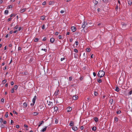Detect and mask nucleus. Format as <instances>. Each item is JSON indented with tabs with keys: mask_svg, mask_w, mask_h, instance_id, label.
<instances>
[{
	"mask_svg": "<svg viewBox=\"0 0 132 132\" xmlns=\"http://www.w3.org/2000/svg\"><path fill=\"white\" fill-rule=\"evenodd\" d=\"M9 12V11L8 10H6L5 11V13L6 14H7Z\"/></svg>",
	"mask_w": 132,
	"mask_h": 132,
	"instance_id": "nucleus-29",
	"label": "nucleus"
},
{
	"mask_svg": "<svg viewBox=\"0 0 132 132\" xmlns=\"http://www.w3.org/2000/svg\"><path fill=\"white\" fill-rule=\"evenodd\" d=\"M71 29L72 31L73 32H75L76 30V27L74 26L72 27L71 28Z\"/></svg>",
	"mask_w": 132,
	"mask_h": 132,
	"instance_id": "nucleus-3",
	"label": "nucleus"
},
{
	"mask_svg": "<svg viewBox=\"0 0 132 132\" xmlns=\"http://www.w3.org/2000/svg\"><path fill=\"white\" fill-rule=\"evenodd\" d=\"M95 121L96 122H97L98 120V118L97 117H95L94 119Z\"/></svg>",
	"mask_w": 132,
	"mask_h": 132,
	"instance_id": "nucleus-24",
	"label": "nucleus"
},
{
	"mask_svg": "<svg viewBox=\"0 0 132 132\" xmlns=\"http://www.w3.org/2000/svg\"><path fill=\"white\" fill-rule=\"evenodd\" d=\"M6 80L5 79L2 81V83L3 84H4L6 83Z\"/></svg>",
	"mask_w": 132,
	"mask_h": 132,
	"instance_id": "nucleus-26",
	"label": "nucleus"
},
{
	"mask_svg": "<svg viewBox=\"0 0 132 132\" xmlns=\"http://www.w3.org/2000/svg\"><path fill=\"white\" fill-rule=\"evenodd\" d=\"M45 16H42L40 17V19L41 20H43L45 19Z\"/></svg>",
	"mask_w": 132,
	"mask_h": 132,
	"instance_id": "nucleus-14",
	"label": "nucleus"
},
{
	"mask_svg": "<svg viewBox=\"0 0 132 132\" xmlns=\"http://www.w3.org/2000/svg\"><path fill=\"white\" fill-rule=\"evenodd\" d=\"M121 113L120 111L119 110L117 112V113L118 114H120Z\"/></svg>",
	"mask_w": 132,
	"mask_h": 132,
	"instance_id": "nucleus-30",
	"label": "nucleus"
},
{
	"mask_svg": "<svg viewBox=\"0 0 132 132\" xmlns=\"http://www.w3.org/2000/svg\"><path fill=\"white\" fill-rule=\"evenodd\" d=\"M58 122L57 120V119H55V123H57Z\"/></svg>",
	"mask_w": 132,
	"mask_h": 132,
	"instance_id": "nucleus-44",
	"label": "nucleus"
},
{
	"mask_svg": "<svg viewBox=\"0 0 132 132\" xmlns=\"http://www.w3.org/2000/svg\"><path fill=\"white\" fill-rule=\"evenodd\" d=\"M18 25H17L14 28V30H15L16 29H17L18 28Z\"/></svg>",
	"mask_w": 132,
	"mask_h": 132,
	"instance_id": "nucleus-28",
	"label": "nucleus"
},
{
	"mask_svg": "<svg viewBox=\"0 0 132 132\" xmlns=\"http://www.w3.org/2000/svg\"><path fill=\"white\" fill-rule=\"evenodd\" d=\"M44 122V121H41V123H39V125L38 126V127H39L40 126H41V125Z\"/></svg>",
	"mask_w": 132,
	"mask_h": 132,
	"instance_id": "nucleus-22",
	"label": "nucleus"
},
{
	"mask_svg": "<svg viewBox=\"0 0 132 132\" xmlns=\"http://www.w3.org/2000/svg\"><path fill=\"white\" fill-rule=\"evenodd\" d=\"M65 59V58L64 57H63V58H61V61H63V60H64Z\"/></svg>",
	"mask_w": 132,
	"mask_h": 132,
	"instance_id": "nucleus-55",
	"label": "nucleus"
},
{
	"mask_svg": "<svg viewBox=\"0 0 132 132\" xmlns=\"http://www.w3.org/2000/svg\"><path fill=\"white\" fill-rule=\"evenodd\" d=\"M12 19L11 18H9L7 19V21L9 22Z\"/></svg>",
	"mask_w": 132,
	"mask_h": 132,
	"instance_id": "nucleus-47",
	"label": "nucleus"
},
{
	"mask_svg": "<svg viewBox=\"0 0 132 132\" xmlns=\"http://www.w3.org/2000/svg\"><path fill=\"white\" fill-rule=\"evenodd\" d=\"M5 116L7 118L8 117V115L7 113H6L5 114Z\"/></svg>",
	"mask_w": 132,
	"mask_h": 132,
	"instance_id": "nucleus-48",
	"label": "nucleus"
},
{
	"mask_svg": "<svg viewBox=\"0 0 132 132\" xmlns=\"http://www.w3.org/2000/svg\"><path fill=\"white\" fill-rule=\"evenodd\" d=\"M54 2L53 1H50L49 2V4L51 5L54 4Z\"/></svg>",
	"mask_w": 132,
	"mask_h": 132,
	"instance_id": "nucleus-25",
	"label": "nucleus"
},
{
	"mask_svg": "<svg viewBox=\"0 0 132 132\" xmlns=\"http://www.w3.org/2000/svg\"><path fill=\"white\" fill-rule=\"evenodd\" d=\"M42 50L44 51L45 52H46L47 51V50L46 49H42L41 50Z\"/></svg>",
	"mask_w": 132,
	"mask_h": 132,
	"instance_id": "nucleus-39",
	"label": "nucleus"
},
{
	"mask_svg": "<svg viewBox=\"0 0 132 132\" xmlns=\"http://www.w3.org/2000/svg\"><path fill=\"white\" fill-rule=\"evenodd\" d=\"M72 79V77H70L69 78V81H71Z\"/></svg>",
	"mask_w": 132,
	"mask_h": 132,
	"instance_id": "nucleus-38",
	"label": "nucleus"
},
{
	"mask_svg": "<svg viewBox=\"0 0 132 132\" xmlns=\"http://www.w3.org/2000/svg\"><path fill=\"white\" fill-rule=\"evenodd\" d=\"M59 90L57 89L56 91H55V92L54 93V95L55 96H56L57 95H58L59 92Z\"/></svg>",
	"mask_w": 132,
	"mask_h": 132,
	"instance_id": "nucleus-2",
	"label": "nucleus"
},
{
	"mask_svg": "<svg viewBox=\"0 0 132 132\" xmlns=\"http://www.w3.org/2000/svg\"><path fill=\"white\" fill-rule=\"evenodd\" d=\"M98 94V93L96 92H95L94 93V95L95 96H97Z\"/></svg>",
	"mask_w": 132,
	"mask_h": 132,
	"instance_id": "nucleus-33",
	"label": "nucleus"
},
{
	"mask_svg": "<svg viewBox=\"0 0 132 132\" xmlns=\"http://www.w3.org/2000/svg\"><path fill=\"white\" fill-rule=\"evenodd\" d=\"M24 127H26V128H27V127H28V126L26 125L25 124V125H24Z\"/></svg>",
	"mask_w": 132,
	"mask_h": 132,
	"instance_id": "nucleus-60",
	"label": "nucleus"
},
{
	"mask_svg": "<svg viewBox=\"0 0 132 132\" xmlns=\"http://www.w3.org/2000/svg\"><path fill=\"white\" fill-rule=\"evenodd\" d=\"M74 124V122L72 121H71L69 123V125L70 126H72Z\"/></svg>",
	"mask_w": 132,
	"mask_h": 132,
	"instance_id": "nucleus-13",
	"label": "nucleus"
},
{
	"mask_svg": "<svg viewBox=\"0 0 132 132\" xmlns=\"http://www.w3.org/2000/svg\"><path fill=\"white\" fill-rule=\"evenodd\" d=\"M54 111H55L56 112L58 110V107L57 106L54 107Z\"/></svg>",
	"mask_w": 132,
	"mask_h": 132,
	"instance_id": "nucleus-15",
	"label": "nucleus"
},
{
	"mask_svg": "<svg viewBox=\"0 0 132 132\" xmlns=\"http://www.w3.org/2000/svg\"><path fill=\"white\" fill-rule=\"evenodd\" d=\"M18 31V30H15V31H14L13 32V33H16V32H17Z\"/></svg>",
	"mask_w": 132,
	"mask_h": 132,
	"instance_id": "nucleus-62",
	"label": "nucleus"
},
{
	"mask_svg": "<svg viewBox=\"0 0 132 132\" xmlns=\"http://www.w3.org/2000/svg\"><path fill=\"white\" fill-rule=\"evenodd\" d=\"M12 5H10L9 6V9L10 8H12Z\"/></svg>",
	"mask_w": 132,
	"mask_h": 132,
	"instance_id": "nucleus-41",
	"label": "nucleus"
},
{
	"mask_svg": "<svg viewBox=\"0 0 132 132\" xmlns=\"http://www.w3.org/2000/svg\"><path fill=\"white\" fill-rule=\"evenodd\" d=\"M21 50V47H19L18 48V50Z\"/></svg>",
	"mask_w": 132,
	"mask_h": 132,
	"instance_id": "nucleus-59",
	"label": "nucleus"
},
{
	"mask_svg": "<svg viewBox=\"0 0 132 132\" xmlns=\"http://www.w3.org/2000/svg\"><path fill=\"white\" fill-rule=\"evenodd\" d=\"M45 24H43L42 27V29H45Z\"/></svg>",
	"mask_w": 132,
	"mask_h": 132,
	"instance_id": "nucleus-32",
	"label": "nucleus"
},
{
	"mask_svg": "<svg viewBox=\"0 0 132 132\" xmlns=\"http://www.w3.org/2000/svg\"><path fill=\"white\" fill-rule=\"evenodd\" d=\"M93 2L95 4H97L98 3V2L95 0H93Z\"/></svg>",
	"mask_w": 132,
	"mask_h": 132,
	"instance_id": "nucleus-17",
	"label": "nucleus"
},
{
	"mask_svg": "<svg viewBox=\"0 0 132 132\" xmlns=\"http://www.w3.org/2000/svg\"><path fill=\"white\" fill-rule=\"evenodd\" d=\"M104 75L105 72L104 71L102 70H100L99 71L97 75L99 77L102 78L104 76Z\"/></svg>",
	"mask_w": 132,
	"mask_h": 132,
	"instance_id": "nucleus-1",
	"label": "nucleus"
},
{
	"mask_svg": "<svg viewBox=\"0 0 132 132\" xmlns=\"http://www.w3.org/2000/svg\"><path fill=\"white\" fill-rule=\"evenodd\" d=\"M16 128H19V125H16Z\"/></svg>",
	"mask_w": 132,
	"mask_h": 132,
	"instance_id": "nucleus-61",
	"label": "nucleus"
},
{
	"mask_svg": "<svg viewBox=\"0 0 132 132\" xmlns=\"http://www.w3.org/2000/svg\"><path fill=\"white\" fill-rule=\"evenodd\" d=\"M14 15V14H11L10 15V17H12V16H13Z\"/></svg>",
	"mask_w": 132,
	"mask_h": 132,
	"instance_id": "nucleus-64",
	"label": "nucleus"
},
{
	"mask_svg": "<svg viewBox=\"0 0 132 132\" xmlns=\"http://www.w3.org/2000/svg\"><path fill=\"white\" fill-rule=\"evenodd\" d=\"M86 51L88 52H89L90 51V49L89 48H86Z\"/></svg>",
	"mask_w": 132,
	"mask_h": 132,
	"instance_id": "nucleus-18",
	"label": "nucleus"
},
{
	"mask_svg": "<svg viewBox=\"0 0 132 132\" xmlns=\"http://www.w3.org/2000/svg\"><path fill=\"white\" fill-rule=\"evenodd\" d=\"M23 106L24 107H26L27 106V104L26 103H24L23 104Z\"/></svg>",
	"mask_w": 132,
	"mask_h": 132,
	"instance_id": "nucleus-21",
	"label": "nucleus"
},
{
	"mask_svg": "<svg viewBox=\"0 0 132 132\" xmlns=\"http://www.w3.org/2000/svg\"><path fill=\"white\" fill-rule=\"evenodd\" d=\"M96 130V128L95 127H94L92 128V130L94 131H95Z\"/></svg>",
	"mask_w": 132,
	"mask_h": 132,
	"instance_id": "nucleus-20",
	"label": "nucleus"
},
{
	"mask_svg": "<svg viewBox=\"0 0 132 132\" xmlns=\"http://www.w3.org/2000/svg\"><path fill=\"white\" fill-rule=\"evenodd\" d=\"M119 88L118 87H117L116 89H115V90L117 92H118L119 91Z\"/></svg>",
	"mask_w": 132,
	"mask_h": 132,
	"instance_id": "nucleus-12",
	"label": "nucleus"
},
{
	"mask_svg": "<svg viewBox=\"0 0 132 132\" xmlns=\"http://www.w3.org/2000/svg\"><path fill=\"white\" fill-rule=\"evenodd\" d=\"M64 12V11L63 10H62L60 11V13H63Z\"/></svg>",
	"mask_w": 132,
	"mask_h": 132,
	"instance_id": "nucleus-56",
	"label": "nucleus"
},
{
	"mask_svg": "<svg viewBox=\"0 0 132 132\" xmlns=\"http://www.w3.org/2000/svg\"><path fill=\"white\" fill-rule=\"evenodd\" d=\"M78 98V96L76 95L73 96L72 97V99L74 100H76Z\"/></svg>",
	"mask_w": 132,
	"mask_h": 132,
	"instance_id": "nucleus-8",
	"label": "nucleus"
},
{
	"mask_svg": "<svg viewBox=\"0 0 132 132\" xmlns=\"http://www.w3.org/2000/svg\"><path fill=\"white\" fill-rule=\"evenodd\" d=\"M103 1L105 3H107L108 2V0H103Z\"/></svg>",
	"mask_w": 132,
	"mask_h": 132,
	"instance_id": "nucleus-54",
	"label": "nucleus"
},
{
	"mask_svg": "<svg viewBox=\"0 0 132 132\" xmlns=\"http://www.w3.org/2000/svg\"><path fill=\"white\" fill-rule=\"evenodd\" d=\"M47 128V127H45L41 131H43V132H44V131H45L46 130Z\"/></svg>",
	"mask_w": 132,
	"mask_h": 132,
	"instance_id": "nucleus-16",
	"label": "nucleus"
},
{
	"mask_svg": "<svg viewBox=\"0 0 132 132\" xmlns=\"http://www.w3.org/2000/svg\"><path fill=\"white\" fill-rule=\"evenodd\" d=\"M87 24V22H86L85 21L83 23V25H82V28H84L85 27L86 25Z\"/></svg>",
	"mask_w": 132,
	"mask_h": 132,
	"instance_id": "nucleus-4",
	"label": "nucleus"
},
{
	"mask_svg": "<svg viewBox=\"0 0 132 132\" xmlns=\"http://www.w3.org/2000/svg\"><path fill=\"white\" fill-rule=\"evenodd\" d=\"M116 122H117L118 121V118L117 117H115L114 118Z\"/></svg>",
	"mask_w": 132,
	"mask_h": 132,
	"instance_id": "nucleus-34",
	"label": "nucleus"
},
{
	"mask_svg": "<svg viewBox=\"0 0 132 132\" xmlns=\"http://www.w3.org/2000/svg\"><path fill=\"white\" fill-rule=\"evenodd\" d=\"M59 39H62V36L61 35H59Z\"/></svg>",
	"mask_w": 132,
	"mask_h": 132,
	"instance_id": "nucleus-49",
	"label": "nucleus"
},
{
	"mask_svg": "<svg viewBox=\"0 0 132 132\" xmlns=\"http://www.w3.org/2000/svg\"><path fill=\"white\" fill-rule=\"evenodd\" d=\"M23 74L24 75H27L28 74V73L27 72H25Z\"/></svg>",
	"mask_w": 132,
	"mask_h": 132,
	"instance_id": "nucleus-46",
	"label": "nucleus"
},
{
	"mask_svg": "<svg viewBox=\"0 0 132 132\" xmlns=\"http://www.w3.org/2000/svg\"><path fill=\"white\" fill-rule=\"evenodd\" d=\"M67 112H69L71 111L72 109L70 107H68L67 108Z\"/></svg>",
	"mask_w": 132,
	"mask_h": 132,
	"instance_id": "nucleus-7",
	"label": "nucleus"
},
{
	"mask_svg": "<svg viewBox=\"0 0 132 132\" xmlns=\"http://www.w3.org/2000/svg\"><path fill=\"white\" fill-rule=\"evenodd\" d=\"M128 4L130 5H131L132 4V2L130 0H128Z\"/></svg>",
	"mask_w": 132,
	"mask_h": 132,
	"instance_id": "nucleus-11",
	"label": "nucleus"
},
{
	"mask_svg": "<svg viewBox=\"0 0 132 132\" xmlns=\"http://www.w3.org/2000/svg\"><path fill=\"white\" fill-rule=\"evenodd\" d=\"M76 44V45H78V42L77 41H76L75 42Z\"/></svg>",
	"mask_w": 132,
	"mask_h": 132,
	"instance_id": "nucleus-50",
	"label": "nucleus"
},
{
	"mask_svg": "<svg viewBox=\"0 0 132 132\" xmlns=\"http://www.w3.org/2000/svg\"><path fill=\"white\" fill-rule=\"evenodd\" d=\"M37 98V96H35L32 100V102L33 103L35 104L36 100Z\"/></svg>",
	"mask_w": 132,
	"mask_h": 132,
	"instance_id": "nucleus-5",
	"label": "nucleus"
},
{
	"mask_svg": "<svg viewBox=\"0 0 132 132\" xmlns=\"http://www.w3.org/2000/svg\"><path fill=\"white\" fill-rule=\"evenodd\" d=\"M84 77H81L80 78V79L81 80L83 79Z\"/></svg>",
	"mask_w": 132,
	"mask_h": 132,
	"instance_id": "nucleus-52",
	"label": "nucleus"
},
{
	"mask_svg": "<svg viewBox=\"0 0 132 132\" xmlns=\"http://www.w3.org/2000/svg\"><path fill=\"white\" fill-rule=\"evenodd\" d=\"M18 86L17 85H15L14 86L13 89H14L16 90L18 89Z\"/></svg>",
	"mask_w": 132,
	"mask_h": 132,
	"instance_id": "nucleus-19",
	"label": "nucleus"
},
{
	"mask_svg": "<svg viewBox=\"0 0 132 132\" xmlns=\"http://www.w3.org/2000/svg\"><path fill=\"white\" fill-rule=\"evenodd\" d=\"M59 34V32H55V35H58Z\"/></svg>",
	"mask_w": 132,
	"mask_h": 132,
	"instance_id": "nucleus-40",
	"label": "nucleus"
},
{
	"mask_svg": "<svg viewBox=\"0 0 132 132\" xmlns=\"http://www.w3.org/2000/svg\"><path fill=\"white\" fill-rule=\"evenodd\" d=\"M13 112L14 113H15L17 115L18 114L17 112L15 111H13Z\"/></svg>",
	"mask_w": 132,
	"mask_h": 132,
	"instance_id": "nucleus-42",
	"label": "nucleus"
},
{
	"mask_svg": "<svg viewBox=\"0 0 132 132\" xmlns=\"http://www.w3.org/2000/svg\"><path fill=\"white\" fill-rule=\"evenodd\" d=\"M54 40L55 39L54 38H51L50 41L51 42V43H53L54 42Z\"/></svg>",
	"mask_w": 132,
	"mask_h": 132,
	"instance_id": "nucleus-10",
	"label": "nucleus"
},
{
	"mask_svg": "<svg viewBox=\"0 0 132 132\" xmlns=\"http://www.w3.org/2000/svg\"><path fill=\"white\" fill-rule=\"evenodd\" d=\"M74 51L75 52L77 53L78 52V50L76 49L75 48L74 50Z\"/></svg>",
	"mask_w": 132,
	"mask_h": 132,
	"instance_id": "nucleus-36",
	"label": "nucleus"
},
{
	"mask_svg": "<svg viewBox=\"0 0 132 132\" xmlns=\"http://www.w3.org/2000/svg\"><path fill=\"white\" fill-rule=\"evenodd\" d=\"M38 113L37 112H34L33 113V115L34 116H37L38 114Z\"/></svg>",
	"mask_w": 132,
	"mask_h": 132,
	"instance_id": "nucleus-23",
	"label": "nucleus"
},
{
	"mask_svg": "<svg viewBox=\"0 0 132 132\" xmlns=\"http://www.w3.org/2000/svg\"><path fill=\"white\" fill-rule=\"evenodd\" d=\"M38 38H36L35 39L34 41L35 42H37L38 41Z\"/></svg>",
	"mask_w": 132,
	"mask_h": 132,
	"instance_id": "nucleus-37",
	"label": "nucleus"
},
{
	"mask_svg": "<svg viewBox=\"0 0 132 132\" xmlns=\"http://www.w3.org/2000/svg\"><path fill=\"white\" fill-rule=\"evenodd\" d=\"M72 129L73 130L76 131L77 130V128L76 126H73L72 127Z\"/></svg>",
	"mask_w": 132,
	"mask_h": 132,
	"instance_id": "nucleus-6",
	"label": "nucleus"
},
{
	"mask_svg": "<svg viewBox=\"0 0 132 132\" xmlns=\"http://www.w3.org/2000/svg\"><path fill=\"white\" fill-rule=\"evenodd\" d=\"M113 100L112 99H111L110 101V103L112 104L113 102Z\"/></svg>",
	"mask_w": 132,
	"mask_h": 132,
	"instance_id": "nucleus-31",
	"label": "nucleus"
},
{
	"mask_svg": "<svg viewBox=\"0 0 132 132\" xmlns=\"http://www.w3.org/2000/svg\"><path fill=\"white\" fill-rule=\"evenodd\" d=\"M11 93H14V89L12 88L11 90Z\"/></svg>",
	"mask_w": 132,
	"mask_h": 132,
	"instance_id": "nucleus-43",
	"label": "nucleus"
},
{
	"mask_svg": "<svg viewBox=\"0 0 132 132\" xmlns=\"http://www.w3.org/2000/svg\"><path fill=\"white\" fill-rule=\"evenodd\" d=\"M1 127L2 128H4L5 126L4 125L2 124L1 125Z\"/></svg>",
	"mask_w": 132,
	"mask_h": 132,
	"instance_id": "nucleus-45",
	"label": "nucleus"
},
{
	"mask_svg": "<svg viewBox=\"0 0 132 132\" xmlns=\"http://www.w3.org/2000/svg\"><path fill=\"white\" fill-rule=\"evenodd\" d=\"M3 121V119L2 118H0V122H2Z\"/></svg>",
	"mask_w": 132,
	"mask_h": 132,
	"instance_id": "nucleus-51",
	"label": "nucleus"
},
{
	"mask_svg": "<svg viewBox=\"0 0 132 132\" xmlns=\"http://www.w3.org/2000/svg\"><path fill=\"white\" fill-rule=\"evenodd\" d=\"M93 76H96V74L95 72H93Z\"/></svg>",
	"mask_w": 132,
	"mask_h": 132,
	"instance_id": "nucleus-57",
	"label": "nucleus"
},
{
	"mask_svg": "<svg viewBox=\"0 0 132 132\" xmlns=\"http://www.w3.org/2000/svg\"><path fill=\"white\" fill-rule=\"evenodd\" d=\"M3 123L4 124H6V121L5 120L4 121H3Z\"/></svg>",
	"mask_w": 132,
	"mask_h": 132,
	"instance_id": "nucleus-63",
	"label": "nucleus"
},
{
	"mask_svg": "<svg viewBox=\"0 0 132 132\" xmlns=\"http://www.w3.org/2000/svg\"><path fill=\"white\" fill-rule=\"evenodd\" d=\"M46 38L45 37L43 39V41H45L46 40Z\"/></svg>",
	"mask_w": 132,
	"mask_h": 132,
	"instance_id": "nucleus-58",
	"label": "nucleus"
},
{
	"mask_svg": "<svg viewBox=\"0 0 132 132\" xmlns=\"http://www.w3.org/2000/svg\"><path fill=\"white\" fill-rule=\"evenodd\" d=\"M46 4V2L45 1H44L42 3V5H45Z\"/></svg>",
	"mask_w": 132,
	"mask_h": 132,
	"instance_id": "nucleus-35",
	"label": "nucleus"
},
{
	"mask_svg": "<svg viewBox=\"0 0 132 132\" xmlns=\"http://www.w3.org/2000/svg\"><path fill=\"white\" fill-rule=\"evenodd\" d=\"M27 10V9H22V10H20V12L21 13H22L24 12H25Z\"/></svg>",
	"mask_w": 132,
	"mask_h": 132,
	"instance_id": "nucleus-9",
	"label": "nucleus"
},
{
	"mask_svg": "<svg viewBox=\"0 0 132 132\" xmlns=\"http://www.w3.org/2000/svg\"><path fill=\"white\" fill-rule=\"evenodd\" d=\"M97 81L99 83H100L102 82V81L101 80V79H97Z\"/></svg>",
	"mask_w": 132,
	"mask_h": 132,
	"instance_id": "nucleus-27",
	"label": "nucleus"
},
{
	"mask_svg": "<svg viewBox=\"0 0 132 132\" xmlns=\"http://www.w3.org/2000/svg\"><path fill=\"white\" fill-rule=\"evenodd\" d=\"M1 101L2 102H4V99L3 98H2L1 99Z\"/></svg>",
	"mask_w": 132,
	"mask_h": 132,
	"instance_id": "nucleus-53",
	"label": "nucleus"
}]
</instances>
